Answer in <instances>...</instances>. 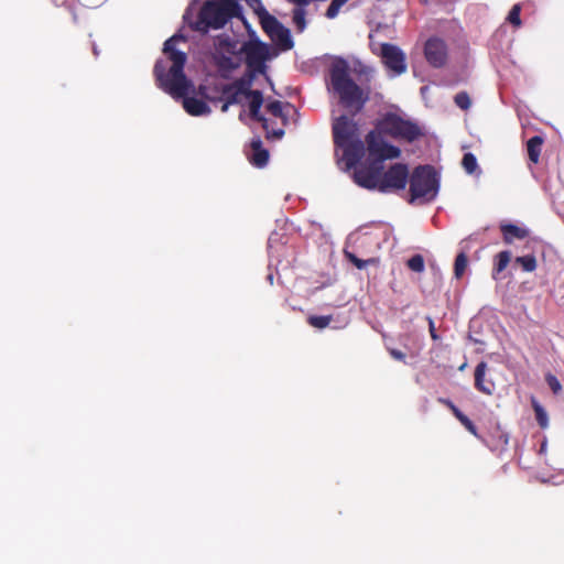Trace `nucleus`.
I'll use <instances>...</instances> for the list:
<instances>
[{
  "label": "nucleus",
  "mask_w": 564,
  "mask_h": 564,
  "mask_svg": "<svg viewBox=\"0 0 564 564\" xmlns=\"http://www.w3.org/2000/svg\"><path fill=\"white\" fill-rule=\"evenodd\" d=\"M545 381L554 394H558L562 391V384L560 380L552 373L545 376Z\"/></svg>",
  "instance_id": "32"
},
{
  "label": "nucleus",
  "mask_w": 564,
  "mask_h": 564,
  "mask_svg": "<svg viewBox=\"0 0 564 564\" xmlns=\"http://www.w3.org/2000/svg\"><path fill=\"white\" fill-rule=\"evenodd\" d=\"M354 182L366 189L391 193L404 189L409 180V167L404 163H394L387 171L378 162L370 169H355Z\"/></svg>",
  "instance_id": "2"
},
{
  "label": "nucleus",
  "mask_w": 564,
  "mask_h": 564,
  "mask_svg": "<svg viewBox=\"0 0 564 564\" xmlns=\"http://www.w3.org/2000/svg\"><path fill=\"white\" fill-rule=\"evenodd\" d=\"M388 351L393 359L405 362V354L403 351L395 348H389Z\"/></svg>",
  "instance_id": "36"
},
{
  "label": "nucleus",
  "mask_w": 564,
  "mask_h": 564,
  "mask_svg": "<svg viewBox=\"0 0 564 564\" xmlns=\"http://www.w3.org/2000/svg\"><path fill=\"white\" fill-rule=\"evenodd\" d=\"M334 1L337 2L339 4V7L341 8L349 0H334Z\"/></svg>",
  "instance_id": "40"
},
{
  "label": "nucleus",
  "mask_w": 564,
  "mask_h": 564,
  "mask_svg": "<svg viewBox=\"0 0 564 564\" xmlns=\"http://www.w3.org/2000/svg\"><path fill=\"white\" fill-rule=\"evenodd\" d=\"M516 263L520 264L525 272H533L536 269V259L533 254H527L516 258Z\"/></svg>",
  "instance_id": "23"
},
{
  "label": "nucleus",
  "mask_w": 564,
  "mask_h": 564,
  "mask_svg": "<svg viewBox=\"0 0 564 564\" xmlns=\"http://www.w3.org/2000/svg\"><path fill=\"white\" fill-rule=\"evenodd\" d=\"M406 265L410 270L421 273L425 268L424 258L421 254H414L408 260Z\"/></svg>",
  "instance_id": "29"
},
{
  "label": "nucleus",
  "mask_w": 564,
  "mask_h": 564,
  "mask_svg": "<svg viewBox=\"0 0 564 564\" xmlns=\"http://www.w3.org/2000/svg\"><path fill=\"white\" fill-rule=\"evenodd\" d=\"M248 98H250V102H249L250 117L253 120L262 123V128L267 131L268 137L272 135L276 139H280L284 134V131L280 129V130H273L272 132H270L268 119H265L260 113V109L263 104L262 93L260 90L250 91V96Z\"/></svg>",
  "instance_id": "13"
},
{
  "label": "nucleus",
  "mask_w": 564,
  "mask_h": 564,
  "mask_svg": "<svg viewBox=\"0 0 564 564\" xmlns=\"http://www.w3.org/2000/svg\"><path fill=\"white\" fill-rule=\"evenodd\" d=\"M332 321V315H311L307 318L308 324L318 329L327 327Z\"/></svg>",
  "instance_id": "24"
},
{
  "label": "nucleus",
  "mask_w": 564,
  "mask_h": 564,
  "mask_svg": "<svg viewBox=\"0 0 564 564\" xmlns=\"http://www.w3.org/2000/svg\"><path fill=\"white\" fill-rule=\"evenodd\" d=\"M511 260V252L508 250L500 251L495 257V264L492 269V278L497 279L498 275L505 271Z\"/></svg>",
  "instance_id": "20"
},
{
  "label": "nucleus",
  "mask_w": 564,
  "mask_h": 564,
  "mask_svg": "<svg viewBox=\"0 0 564 564\" xmlns=\"http://www.w3.org/2000/svg\"><path fill=\"white\" fill-rule=\"evenodd\" d=\"M544 140L541 135H534L527 142L528 155L531 162L538 163Z\"/></svg>",
  "instance_id": "19"
},
{
  "label": "nucleus",
  "mask_w": 564,
  "mask_h": 564,
  "mask_svg": "<svg viewBox=\"0 0 564 564\" xmlns=\"http://www.w3.org/2000/svg\"><path fill=\"white\" fill-rule=\"evenodd\" d=\"M340 10V7L337 2H335L334 0H332L330 4L328 6L327 10H326V13L325 15L328 18V19H334L337 17L338 12Z\"/></svg>",
  "instance_id": "35"
},
{
  "label": "nucleus",
  "mask_w": 564,
  "mask_h": 564,
  "mask_svg": "<svg viewBox=\"0 0 564 564\" xmlns=\"http://www.w3.org/2000/svg\"><path fill=\"white\" fill-rule=\"evenodd\" d=\"M379 120V129L388 137L412 143L424 137L423 129L414 121L403 119L394 112H387Z\"/></svg>",
  "instance_id": "8"
},
{
  "label": "nucleus",
  "mask_w": 564,
  "mask_h": 564,
  "mask_svg": "<svg viewBox=\"0 0 564 564\" xmlns=\"http://www.w3.org/2000/svg\"><path fill=\"white\" fill-rule=\"evenodd\" d=\"M532 408L534 410L535 420L541 429H546L549 425V416L544 408L534 399L532 398Z\"/></svg>",
  "instance_id": "21"
},
{
  "label": "nucleus",
  "mask_w": 564,
  "mask_h": 564,
  "mask_svg": "<svg viewBox=\"0 0 564 564\" xmlns=\"http://www.w3.org/2000/svg\"><path fill=\"white\" fill-rule=\"evenodd\" d=\"M267 110L274 117H283V107H282V102L279 101V100H273V101H270L268 105H267Z\"/></svg>",
  "instance_id": "33"
},
{
  "label": "nucleus",
  "mask_w": 564,
  "mask_h": 564,
  "mask_svg": "<svg viewBox=\"0 0 564 564\" xmlns=\"http://www.w3.org/2000/svg\"><path fill=\"white\" fill-rule=\"evenodd\" d=\"M247 3L250 6V7H253L256 4L258 6H261V1L260 0H246Z\"/></svg>",
  "instance_id": "39"
},
{
  "label": "nucleus",
  "mask_w": 564,
  "mask_h": 564,
  "mask_svg": "<svg viewBox=\"0 0 564 564\" xmlns=\"http://www.w3.org/2000/svg\"><path fill=\"white\" fill-rule=\"evenodd\" d=\"M487 369H488V365L485 361H480L476 366L475 373H474L475 388L479 392H481L486 395H492L496 390V386H495V382L490 378L489 379L486 378Z\"/></svg>",
  "instance_id": "14"
},
{
  "label": "nucleus",
  "mask_w": 564,
  "mask_h": 564,
  "mask_svg": "<svg viewBox=\"0 0 564 564\" xmlns=\"http://www.w3.org/2000/svg\"><path fill=\"white\" fill-rule=\"evenodd\" d=\"M380 57L384 66L397 75L406 70L405 54L394 44L382 43L380 45Z\"/></svg>",
  "instance_id": "12"
},
{
  "label": "nucleus",
  "mask_w": 564,
  "mask_h": 564,
  "mask_svg": "<svg viewBox=\"0 0 564 564\" xmlns=\"http://www.w3.org/2000/svg\"><path fill=\"white\" fill-rule=\"evenodd\" d=\"M329 79L334 93L339 98V104L352 116L359 113L369 97L350 77V67L345 58H334L329 67Z\"/></svg>",
  "instance_id": "4"
},
{
  "label": "nucleus",
  "mask_w": 564,
  "mask_h": 564,
  "mask_svg": "<svg viewBox=\"0 0 564 564\" xmlns=\"http://www.w3.org/2000/svg\"><path fill=\"white\" fill-rule=\"evenodd\" d=\"M332 130L334 144L343 150V161L349 171L361 161L366 150L364 141L359 138L358 123L341 115L334 119Z\"/></svg>",
  "instance_id": "5"
},
{
  "label": "nucleus",
  "mask_w": 564,
  "mask_h": 564,
  "mask_svg": "<svg viewBox=\"0 0 564 564\" xmlns=\"http://www.w3.org/2000/svg\"><path fill=\"white\" fill-rule=\"evenodd\" d=\"M424 57L432 67H444L448 61L447 43L438 36L429 37L424 44Z\"/></svg>",
  "instance_id": "11"
},
{
  "label": "nucleus",
  "mask_w": 564,
  "mask_h": 564,
  "mask_svg": "<svg viewBox=\"0 0 564 564\" xmlns=\"http://www.w3.org/2000/svg\"><path fill=\"white\" fill-rule=\"evenodd\" d=\"M184 40L182 35H173L164 43L163 53L172 62V66L166 72V63L163 59L156 61L153 74L158 86L173 98H183V107L192 116H203L210 112L209 106L196 97H187L191 88V82L184 73V66L187 56L184 52L175 48L176 42Z\"/></svg>",
  "instance_id": "1"
},
{
  "label": "nucleus",
  "mask_w": 564,
  "mask_h": 564,
  "mask_svg": "<svg viewBox=\"0 0 564 564\" xmlns=\"http://www.w3.org/2000/svg\"><path fill=\"white\" fill-rule=\"evenodd\" d=\"M438 402L447 406L454 415L459 411V409L449 399L438 398Z\"/></svg>",
  "instance_id": "37"
},
{
  "label": "nucleus",
  "mask_w": 564,
  "mask_h": 564,
  "mask_svg": "<svg viewBox=\"0 0 564 564\" xmlns=\"http://www.w3.org/2000/svg\"><path fill=\"white\" fill-rule=\"evenodd\" d=\"M521 6L519 3L514 4L511 10L509 11V14L507 17V21L514 25L516 28H519L521 25Z\"/></svg>",
  "instance_id": "30"
},
{
  "label": "nucleus",
  "mask_w": 564,
  "mask_h": 564,
  "mask_svg": "<svg viewBox=\"0 0 564 564\" xmlns=\"http://www.w3.org/2000/svg\"><path fill=\"white\" fill-rule=\"evenodd\" d=\"M252 155L250 158V162L252 165L257 167H263L267 165L269 161V152L268 150L262 148V142L260 139L252 140L251 142Z\"/></svg>",
  "instance_id": "17"
},
{
  "label": "nucleus",
  "mask_w": 564,
  "mask_h": 564,
  "mask_svg": "<svg viewBox=\"0 0 564 564\" xmlns=\"http://www.w3.org/2000/svg\"><path fill=\"white\" fill-rule=\"evenodd\" d=\"M340 10V7L337 2H335L334 0H332L330 4L328 6L327 10H326V13L325 15L328 18V19H334L337 17L338 12Z\"/></svg>",
  "instance_id": "34"
},
{
  "label": "nucleus",
  "mask_w": 564,
  "mask_h": 564,
  "mask_svg": "<svg viewBox=\"0 0 564 564\" xmlns=\"http://www.w3.org/2000/svg\"><path fill=\"white\" fill-rule=\"evenodd\" d=\"M221 99L224 100V104L221 106V111L226 112L231 105H238L241 102V96H243L241 93H239L237 89H228V84H225L221 87Z\"/></svg>",
  "instance_id": "18"
},
{
  "label": "nucleus",
  "mask_w": 564,
  "mask_h": 564,
  "mask_svg": "<svg viewBox=\"0 0 564 564\" xmlns=\"http://www.w3.org/2000/svg\"><path fill=\"white\" fill-rule=\"evenodd\" d=\"M462 165L468 174L475 173V171L478 169L477 159L470 152L464 154Z\"/></svg>",
  "instance_id": "27"
},
{
  "label": "nucleus",
  "mask_w": 564,
  "mask_h": 564,
  "mask_svg": "<svg viewBox=\"0 0 564 564\" xmlns=\"http://www.w3.org/2000/svg\"><path fill=\"white\" fill-rule=\"evenodd\" d=\"M499 228L502 234L503 242L507 245H511L516 239H525L530 235L529 229L513 224L501 223Z\"/></svg>",
  "instance_id": "15"
},
{
  "label": "nucleus",
  "mask_w": 564,
  "mask_h": 564,
  "mask_svg": "<svg viewBox=\"0 0 564 564\" xmlns=\"http://www.w3.org/2000/svg\"><path fill=\"white\" fill-rule=\"evenodd\" d=\"M241 53L245 54V63L249 70L264 74L265 62L270 58V46L261 41H247L242 44Z\"/></svg>",
  "instance_id": "10"
},
{
  "label": "nucleus",
  "mask_w": 564,
  "mask_h": 564,
  "mask_svg": "<svg viewBox=\"0 0 564 564\" xmlns=\"http://www.w3.org/2000/svg\"><path fill=\"white\" fill-rule=\"evenodd\" d=\"M345 257L350 261L357 269H365L368 264L377 263V259L369 258L367 260L359 259L355 253L345 250Z\"/></svg>",
  "instance_id": "25"
},
{
  "label": "nucleus",
  "mask_w": 564,
  "mask_h": 564,
  "mask_svg": "<svg viewBox=\"0 0 564 564\" xmlns=\"http://www.w3.org/2000/svg\"><path fill=\"white\" fill-rule=\"evenodd\" d=\"M256 75H257V73L248 69V72L243 76H241V77L235 79L232 83L228 84V89H237L245 97H249L250 91H253L251 89V86L253 84Z\"/></svg>",
  "instance_id": "16"
},
{
  "label": "nucleus",
  "mask_w": 564,
  "mask_h": 564,
  "mask_svg": "<svg viewBox=\"0 0 564 564\" xmlns=\"http://www.w3.org/2000/svg\"><path fill=\"white\" fill-rule=\"evenodd\" d=\"M408 181L410 182V203L416 199L427 203L436 197L438 177L432 165L416 166Z\"/></svg>",
  "instance_id": "7"
},
{
  "label": "nucleus",
  "mask_w": 564,
  "mask_h": 564,
  "mask_svg": "<svg viewBox=\"0 0 564 564\" xmlns=\"http://www.w3.org/2000/svg\"><path fill=\"white\" fill-rule=\"evenodd\" d=\"M260 23L265 34L281 51L285 52L293 48L294 42L290 30L263 8L262 13H260Z\"/></svg>",
  "instance_id": "9"
},
{
  "label": "nucleus",
  "mask_w": 564,
  "mask_h": 564,
  "mask_svg": "<svg viewBox=\"0 0 564 564\" xmlns=\"http://www.w3.org/2000/svg\"><path fill=\"white\" fill-rule=\"evenodd\" d=\"M468 264L467 256L464 252L457 254L454 263V273L457 279L462 278Z\"/></svg>",
  "instance_id": "26"
},
{
  "label": "nucleus",
  "mask_w": 564,
  "mask_h": 564,
  "mask_svg": "<svg viewBox=\"0 0 564 564\" xmlns=\"http://www.w3.org/2000/svg\"><path fill=\"white\" fill-rule=\"evenodd\" d=\"M386 132L379 129V120L375 123V129L370 130L366 135V145L368 151V159L365 162H359L355 169H370L372 165L375 166L378 162L380 165L384 164L387 160L398 159L401 155V150L390 144L384 140Z\"/></svg>",
  "instance_id": "6"
},
{
  "label": "nucleus",
  "mask_w": 564,
  "mask_h": 564,
  "mask_svg": "<svg viewBox=\"0 0 564 564\" xmlns=\"http://www.w3.org/2000/svg\"><path fill=\"white\" fill-rule=\"evenodd\" d=\"M454 101H455L456 106L463 110H467L471 106V100L469 98V95L466 91L458 93L455 96Z\"/></svg>",
  "instance_id": "31"
},
{
  "label": "nucleus",
  "mask_w": 564,
  "mask_h": 564,
  "mask_svg": "<svg viewBox=\"0 0 564 564\" xmlns=\"http://www.w3.org/2000/svg\"><path fill=\"white\" fill-rule=\"evenodd\" d=\"M426 319L429 322V330H430L431 338L433 340H437L440 337H438V335L436 333L434 321L430 316H427Z\"/></svg>",
  "instance_id": "38"
},
{
  "label": "nucleus",
  "mask_w": 564,
  "mask_h": 564,
  "mask_svg": "<svg viewBox=\"0 0 564 564\" xmlns=\"http://www.w3.org/2000/svg\"><path fill=\"white\" fill-rule=\"evenodd\" d=\"M240 14L241 7L238 0H207L195 17L186 10L183 18L193 31L206 34L209 30L224 28L232 18Z\"/></svg>",
  "instance_id": "3"
},
{
  "label": "nucleus",
  "mask_w": 564,
  "mask_h": 564,
  "mask_svg": "<svg viewBox=\"0 0 564 564\" xmlns=\"http://www.w3.org/2000/svg\"><path fill=\"white\" fill-rule=\"evenodd\" d=\"M292 20L297 32H303L306 28V11L304 8H294L292 11Z\"/></svg>",
  "instance_id": "22"
},
{
  "label": "nucleus",
  "mask_w": 564,
  "mask_h": 564,
  "mask_svg": "<svg viewBox=\"0 0 564 564\" xmlns=\"http://www.w3.org/2000/svg\"><path fill=\"white\" fill-rule=\"evenodd\" d=\"M460 423L469 432L471 433L473 435L475 436H478V433H477V427L476 425L473 423V421L467 416L465 415L460 410L454 415Z\"/></svg>",
  "instance_id": "28"
}]
</instances>
